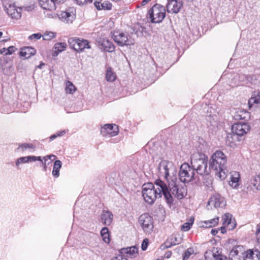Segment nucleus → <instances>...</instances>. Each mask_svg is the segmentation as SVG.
I'll list each match as a JSON object with an SVG mask.
<instances>
[{
  "label": "nucleus",
  "mask_w": 260,
  "mask_h": 260,
  "mask_svg": "<svg viewBox=\"0 0 260 260\" xmlns=\"http://www.w3.org/2000/svg\"><path fill=\"white\" fill-rule=\"evenodd\" d=\"M155 184L156 187L152 183H147L143 185L142 193L145 202L149 204H153L157 198L161 197L162 194L167 203L171 205L174 199L167 190V185L160 179L156 180Z\"/></svg>",
  "instance_id": "obj_1"
},
{
  "label": "nucleus",
  "mask_w": 260,
  "mask_h": 260,
  "mask_svg": "<svg viewBox=\"0 0 260 260\" xmlns=\"http://www.w3.org/2000/svg\"><path fill=\"white\" fill-rule=\"evenodd\" d=\"M191 165L195 172L201 176H208L211 172L208 168V157L202 152L194 153L191 157Z\"/></svg>",
  "instance_id": "obj_2"
},
{
  "label": "nucleus",
  "mask_w": 260,
  "mask_h": 260,
  "mask_svg": "<svg viewBox=\"0 0 260 260\" xmlns=\"http://www.w3.org/2000/svg\"><path fill=\"white\" fill-rule=\"evenodd\" d=\"M177 178L176 177L168 180V185L167 190L170 194L171 197H176L178 199H183L187 194V189L185 187L178 185L177 184Z\"/></svg>",
  "instance_id": "obj_3"
},
{
  "label": "nucleus",
  "mask_w": 260,
  "mask_h": 260,
  "mask_svg": "<svg viewBox=\"0 0 260 260\" xmlns=\"http://www.w3.org/2000/svg\"><path fill=\"white\" fill-rule=\"evenodd\" d=\"M195 171L192 165L187 163L183 164L180 167L179 178L183 183H188L196 179Z\"/></svg>",
  "instance_id": "obj_4"
},
{
  "label": "nucleus",
  "mask_w": 260,
  "mask_h": 260,
  "mask_svg": "<svg viewBox=\"0 0 260 260\" xmlns=\"http://www.w3.org/2000/svg\"><path fill=\"white\" fill-rule=\"evenodd\" d=\"M148 16L152 23H160L165 17V8L160 5L155 4L149 10Z\"/></svg>",
  "instance_id": "obj_5"
},
{
  "label": "nucleus",
  "mask_w": 260,
  "mask_h": 260,
  "mask_svg": "<svg viewBox=\"0 0 260 260\" xmlns=\"http://www.w3.org/2000/svg\"><path fill=\"white\" fill-rule=\"evenodd\" d=\"M158 170L160 174L165 175V178L167 180H170L171 179H168V177L172 175L171 178L176 177V168L174 164L169 161L166 160H161L158 165Z\"/></svg>",
  "instance_id": "obj_6"
},
{
  "label": "nucleus",
  "mask_w": 260,
  "mask_h": 260,
  "mask_svg": "<svg viewBox=\"0 0 260 260\" xmlns=\"http://www.w3.org/2000/svg\"><path fill=\"white\" fill-rule=\"evenodd\" d=\"M68 43L71 48L79 53L82 52L85 49L91 48L89 41L82 38H71L68 40Z\"/></svg>",
  "instance_id": "obj_7"
},
{
  "label": "nucleus",
  "mask_w": 260,
  "mask_h": 260,
  "mask_svg": "<svg viewBox=\"0 0 260 260\" xmlns=\"http://www.w3.org/2000/svg\"><path fill=\"white\" fill-rule=\"evenodd\" d=\"M220 162L216 160L215 158L211 156L210 159L209 165H210V169L212 170L216 176L219 177L220 179L223 180L226 178V165L222 167L220 165Z\"/></svg>",
  "instance_id": "obj_8"
},
{
  "label": "nucleus",
  "mask_w": 260,
  "mask_h": 260,
  "mask_svg": "<svg viewBox=\"0 0 260 260\" xmlns=\"http://www.w3.org/2000/svg\"><path fill=\"white\" fill-rule=\"evenodd\" d=\"M3 6L8 15L12 18L18 19L21 17L22 9L20 7L16 8L13 3H10L7 0H4Z\"/></svg>",
  "instance_id": "obj_9"
},
{
  "label": "nucleus",
  "mask_w": 260,
  "mask_h": 260,
  "mask_svg": "<svg viewBox=\"0 0 260 260\" xmlns=\"http://www.w3.org/2000/svg\"><path fill=\"white\" fill-rule=\"evenodd\" d=\"M139 222L145 233H150L153 229V218L147 213L142 214L139 218Z\"/></svg>",
  "instance_id": "obj_10"
},
{
  "label": "nucleus",
  "mask_w": 260,
  "mask_h": 260,
  "mask_svg": "<svg viewBox=\"0 0 260 260\" xmlns=\"http://www.w3.org/2000/svg\"><path fill=\"white\" fill-rule=\"evenodd\" d=\"M128 35L126 32L115 31L113 33L112 38L118 46L123 47L133 44L132 41L128 39Z\"/></svg>",
  "instance_id": "obj_11"
},
{
  "label": "nucleus",
  "mask_w": 260,
  "mask_h": 260,
  "mask_svg": "<svg viewBox=\"0 0 260 260\" xmlns=\"http://www.w3.org/2000/svg\"><path fill=\"white\" fill-rule=\"evenodd\" d=\"M249 129V126L246 122H237L234 124L232 127V133L236 134L239 137L243 136Z\"/></svg>",
  "instance_id": "obj_12"
},
{
  "label": "nucleus",
  "mask_w": 260,
  "mask_h": 260,
  "mask_svg": "<svg viewBox=\"0 0 260 260\" xmlns=\"http://www.w3.org/2000/svg\"><path fill=\"white\" fill-rule=\"evenodd\" d=\"M101 133L103 136L113 137L118 133V127L116 124H106L101 127Z\"/></svg>",
  "instance_id": "obj_13"
},
{
  "label": "nucleus",
  "mask_w": 260,
  "mask_h": 260,
  "mask_svg": "<svg viewBox=\"0 0 260 260\" xmlns=\"http://www.w3.org/2000/svg\"><path fill=\"white\" fill-rule=\"evenodd\" d=\"M182 0H170L167 5V11L169 13H177L182 7Z\"/></svg>",
  "instance_id": "obj_14"
},
{
  "label": "nucleus",
  "mask_w": 260,
  "mask_h": 260,
  "mask_svg": "<svg viewBox=\"0 0 260 260\" xmlns=\"http://www.w3.org/2000/svg\"><path fill=\"white\" fill-rule=\"evenodd\" d=\"M208 205H213L215 208H222L225 206V201L220 194H215L210 198L208 202Z\"/></svg>",
  "instance_id": "obj_15"
},
{
  "label": "nucleus",
  "mask_w": 260,
  "mask_h": 260,
  "mask_svg": "<svg viewBox=\"0 0 260 260\" xmlns=\"http://www.w3.org/2000/svg\"><path fill=\"white\" fill-rule=\"evenodd\" d=\"M244 260H259L260 251L257 249H248L241 253Z\"/></svg>",
  "instance_id": "obj_16"
},
{
  "label": "nucleus",
  "mask_w": 260,
  "mask_h": 260,
  "mask_svg": "<svg viewBox=\"0 0 260 260\" xmlns=\"http://www.w3.org/2000/svg\"><path fill=\"white\" fill-rule=\"evenodd\" d=\"M222 224L226 226L229 230H233L236 225L234 219H232V215L230 213H225L222 217Z\"/></svg>",
  "instance_id": "obj_17"
},
{
  "label": "nucleus",
  "mask_w": 260,
  "mask_h": 260,
  "mask_svg": "<svg viewBox=\"0 0 260 260\" xmlns=\"http://www.w3.org/2000/svg\"><path fill=\"white\" fill-rule=\"evenodd\" d=\"M39 5L44 10L52 11L56 9L57 0H39Z\"/></svg>",
  "instance_id": "obj_18"
},
{
  "label": "nucleus",
  "mask_w": 260,
  "mask_h": 260,
  "mask_svg": "<svg viewBox=\"0 0 260 260\" xmlns=\"http://www.w3.org/2000/svg\"><path fill=\"white\" fill-rule=\"evenodd\" d=\"M248 188L253 192L260 190V174L251 178Z\"/></svg>",
  "instance_id": "obj_19"
},
{
  "label": "nucleus",
  "mask_w": 260,
  "mask_h": 260,
  "mask_svg": "<svg viewBox=\"0 0 260 260\" xmlns=\"http://www.w3.org/2000/svg\"><path fill=\"white\" fill-rule=\"evenodd\" d=\"M138 249L135 246L121 248L119 253L123 255H126L127 257H135L138 254Z\"/></svg>",
  "instance_id": "obj_20"
},
{
  "label": "nucleus",
  "mask_w": 260,
  "mask_h": 260,
  "mask_svg": "<svg viewBox=\"0 0 260 260\" xmlns=\"http://www.w3.org/2000/svg\"><path fill=\"white\" fill-rule=\"evenodd\" d=\"M58 18L63 22L71 23L75 18V15L73 13L67 11H61L57 14Z\"/></svg>",
  "instance_id": "obj_21"
},
{
  "label": "nucleus",
  "mask_w": 260,
  "mask_h": 260,
  "mask_svg": "<svg viewBox=\"0 0 260 260\" xmlns=\"http://www.w3.org/2000/svg\"><path fill=\"white\" fill-rule=\"evenodd\" d=\"M212 156L215 158L220 163V165L224 167L226 164V157L225 154L221 151H216Z\"/></svg>",
  "instance_id": "obj_22"
},
{
  "label": "nucleus",
  "mask_w": 260,
  "mask_h": 260,
  "mask_svg": "<svg viewBox=\"0 0 260 260\" xmlns=\"http://www.w3.org/2000/svg\"><path fill=\"white\" fill-rule=\"evenodd\" d=\"M101 219L104 224L109 225L113 219V214L110 211L104 210L101 215Z\"/></svg>",
  "instance_id": "obj_23"
},
{
  "label": "nucleus",
  "mask_w": 260,
  "mask_h": 260,
  "mask_svg": "<svg viewBox=\"0 0 260 260\" xmlns=\"http://www.w3.org/2000/svg\"><path fill=\"white\" fill-rule=\"evenodd\" d=\"M36 52V50L34 48L30 47H26L21 50L20 52V55L27 59L30 57L31 56L34 55Z\"/></svg>",
  "instance_id": "obj_24"
},
{
  "label": "nucleus",
  "mask_w": 260,
  "mask_h": 260,
  "mask_svg": "<svg viewBox=\"0 0 260 260\" xmlns=\"http://www.w3.org/2000/svg\"><path fill=\"white\" fill-rule=\"evenodd\" d=\"M234 117L235 120H247L250 118V113L243 110H239L235 114Z\"/></svg>",
  "instance_id": "obj_25"
},
{
  "label": "nucleus",
  "mask_w": 260,
  "mask_h": 260,
  "mask_svg": "<svg viewBox=\"0 0 260 260\" xmlns=\"http://www.w3.org/2000/svg\"><path fill=\"white\" fill-rule=\"evenodd\" d=\"M238 137L236 134L233 133L229 134L226 136V143L227 145L231 147H233L236 146L235 142L239 141Z\"/></svg>",
  "instance_id": "obj_26"
},
{
  "label": "nucleus",
  "mask_w": 260,
  "mask_h": 260,
  "mask_svg": "<svg viewBox=\"0 0 260 260\" xmlns=\"http://www.w3.org/2000/svg\"><path fill=\"white\" fill-rule=\"evenodd\" d=\"M67 46V44L66 43H56L53 48L52 55L53 56H57L60 52L66 49Z\"/></svg>",
  "instance_id": "obj_27"
},
{
  "label": "nucleus",
  "mask_w": 260,
  "mask_h": 260,
  "mask_svg": "<svg viewBox=\"0 0 260 260\" xmlns=\"http://www.w3.org/2000/svg\"><path fill=\"white\" fill-rule=\"evenodd\" d=\"M112 4L109 1H105L102 3L100 2H96L95 3V7L99 10H110L112 9Z\"/></svg>",
  "instance_id": "obj_28"
},
{
  "label": "nucleus",
  "mask_w": 260,
  "mask_h": 260,
  "mask_svg": "<svg viewBox=\"0 0 260 260\" xmlns=\"http://www.w3.org/2000/svg\"><path fill=\"white\" fill-rule=\"evenodd\" d=\"M101 45L105 51L112 52L115 50L114 45L108 40H104L101 43Z\"/></svg>",
  "instance_id": "obj_29"
},
{
  "label": "nucleus",
  "mask_w": 260,
  "mask_h": 260,
  "mask_svg": "<svg viewBox=\"0 0 260 260\" xmlns=\"http://www.w3.org/2000/svg\"><path fill=\"white\" fill-rule=\"evenodd\" d=\"M62 166V162L59 160H56L54 162L52 175L55 178L59 176V170Z\"/></svg>",
  "instance_id": "obj_30"
},
{
  "label": "nucleus",
  "mask_w": 260,
  "mask_h": 260,
  "mask_svg": "<svg viewBox=\"0 0 260 260\" xmlns=\"http://www.w3.org/2000/svg\"><path fill=\"white\" fill-rule=\"evenodd\" d=\"M32 162L31 156L21 157L17 159L15 162L16 166L18 168L21 164H25Z\"/></svg>",
  "instance_id": "obj_31"
},
{
  "label": "nucleus",
  "mask_w": 260,
  "mask_h": 260,
  "mask_svg": "<svg viewBox=\"0 0 260 260\" xmlns=\"http://www.w3.org/2000/svg\"><path fill=\"white\" fill-rule=\"evenodd\" d=\"M101 235L104 241L106 243H109V234L108 229L106 227L103 228L101 231Z\"/></svg>",
  "instance_id": "obj_32"
},
{
  "label": "nucleus",
  "mask_w": 260,
  "mask_h": 260,
  "mask_svg": "<svg viewBox=\"0 0 260 260\" xmlns=\"http://www.w3.org/2000/svg\"><path fill=\"white\" fill-rule=\"evenodd\" d=\"M217 255L213 251L208 250L206 251L204 256L205 260H214Z\"/></svg>",
  "instance_id": "obj_33"
},
{
  "label": "nucleus",
  "mask_w": 260,
  "mask_h": 260,
  "mask_svg": "<svg viewBox=\"0 0 260 260\" xmlns=\"http://www.w3.org/2000/svg\"><path fill=\"white\" fill-rule=\"evenodd\" d=\"M115 75L112 72L111 68H109L107 70L106 78L108 81H113L115 79Z\"/></svg>",
  "instance_id": "obj_34"
},
{
  "label": "nucleus",
  "mask_w": 260,
  "mask_h": 260,
  "mask_svg": "<svg viewBox=\"0 0 260 260\" xmlns=\"http://www.w3.org/2000/svg\"><path fill=\"white\" fill-rule=\"evenodd\" d=\"M66 91L68 93L73 94L76 90L74 85L70 81H68L66 84Z\"/></svg>",
  "instance_id": "obj_35"
},
{
  "label": "nucleus",
  "mask_w": 260,
  "mask_h": 260,
  "mask_svg": "<svg viewBox=\"0 0 260 260\" xmlns=\"http://www.w3.org/2000/svg\"><path fill=\"white\" fill-rule=\"evenodd\" d=\"M254 103H260V91H258L255 97L251 98L249 99L248 104L249 107H251L252 105Z\"/></svg>",
  "instance_id": "obj_36"
},
{
  "label": "nucleus",
  "mask_w": 260,
  "mask_h": 260,
  "mask_svg": "<svg viewBox=\"0 0 260 260\" xmlns=\"http://www.w3.org/2000/svg\"><path fill=\"white\" fill-rule=\"evenodd\" d=\"M56 34L52 31H46L42 36L44 40L49 41L55 38Z\"/></svg>",
  "instance_id": "obj_37"
},
{
  "label": "nucleus",
  "mask_w": 260,
  "mask_h": 260,
  "mask_svg": "<svg viewBox=\"0 0 260 260\" xmlns=\"http://www.w3.org/2000/svg\"><path fill=\"white\" fill-rule=\"evenodd\" d=\"M240 248L239 246L234 248L232 249V250H231L230 254H229V257L230 259L232 260L233 259V257H235L237 255H238L239 254H241L242 252H239L238 248Z\"/></svg>",
  "instance_id": "obj_38"
},
{
  "label": "nucleus",
  "mask_w": 260,
  "mask_h": 260,
  "mask_svg": "<svg viewBox=\"0 0 260 260\" xmlns=\"http://www.w3.org/2000/svg\"><path fill=\"white\" fill-rule=\"evenodd\" d=\"M194 253V250L193 248L189 247L185 251L183 255V260H187L188 259L191 254Z\"/></svg>",
  "instance_id": "obj_39"
},
{
  "label": "nucleus",
  "mask_w": 260,
  "mask_h": 260,
  "mask_svg": "<svg viewBox=\"0 0 260 260\" xmlns=\"http://www.w3.org/2000/svg\"><path fill=\"white\" fill-rule=\"evenodd\" d=\"M235 175H237V177H234L233 176L232 177V178H231V180L230 182V185H231L232 186H234L235 187L238 186V182H239V174H237L235 172Z\"/></svg>",
  "instance_id": "obj_40"
},
{
  "label": "nucleus",
  "mask_w": 260,
  "mask_h": 260,
  "mask_svg": "<svg viewBox=\"0 0 260 260\" xmlns=\"http://www.w3.org/2000/svg\"><path fill=\"white\" fill-rule=\"evenodd\" d=\"M34 146L31 144L24 143L19 145L18 149L21 150L22 151H24L27 149H34Z\"/></svg>",
  "instance_id": "obj_41"
},
{
  "label": "nucleus",
  "mask_w": 260,
  "mask_h": 260,
  "mask_svg": "<svg viewBox=\"0 0 260 260\" xmlns=\"http://www.w3.org/2000/svg\"><path fill=\"white\" fill-rule=\"evenodd\" d=\"M172 241L170 240V238H168L167 241L164 243V244L161 245L160 246L161 249H165L166 248H168L173 246Z\"/></svg>",
  "instance_id": "obj_42"
},
{
  "label": "nucleus",
  "mask_w": 260,
  "mask_h": 260,
  "mask_svg": "<svg viewBox=\"0 0 260 260\" xmlns=\"http://www.w3.org/2000/svg\"><path fill=\"white\" fill-rule=\"evenodd\" d=\"M193 223V221L191 222H185L181 226V230L183 231H188L191 228Z\"/></svg>",
  "instance_id": "obj_43"
},
{
  "label": "nucleus",
  "mask_w": 260,
  "mask_h": 260,
  "mask_svg": "<svg viewBox=\"0 0 260 260\" xmlns=\"http://www.w3.org/2000/svg\"><path fill=\"white\" fill-rule=\"evenodd\" d=\"M219 221L218 217L213 218L211 220H207V223H209V226L212 227L216 225Z\"/></svg>",
  "instance_id": "obj_44"
},
{
  "label": "nucleus",
  "mask_w": 260,
  "mask_h": 260,
  "mask_svg": "<svg viewBox=\"0 0 260 260\" xmlns=\"http://www.w3.org/2000/svg\"><path fill=\"white\" fill-rule=\"evenodd\" d=\"M17 49L13 46H11L7 48V52L5 53V55H11Z\"/></svg>",
  "instance_id": "obj_45"
},
{
  "label": "nucleus",
  "mask_w": 260,
  "mask_h": 260,
  "mask_svg": "<svg viewBox=\"0 0 260 260\" xmlns=\"http://www.w3.org/2000/svg\"><path fill=\"white\" fill-rule=\"evenodd\" d=\"M148 245V240L147 239H144L142 242L141 245L142 249L144 251L147 248Z\"/></svg>",
  "instance_id": "obj_46"
},
{
  "label": "nucleus",
  "mask_w": 260,
  "mask_h": 260,
  "mask_svg": "<svg viewBox=\"0 0 260 260\" xmlns=\"http://www.w3.org/2000/svg\"><path fill=\"white\" fill-rule=\"evenodd\" d=\"M112 260H127V259L126 257H125V255H123L119 253L117 256L113 257Z\"/></svg>",
  "instance_id": "obj_47"
},
{
  "label": "nucleus",
  "mask_w": 260,
  "mask_h": 260,
  "mask_svg": "<svg viewBox=\"0 0 260 260\" xmlns=\"http://www.w3.org/2000/svg\"><path fill=\"white\" fill-rule=\"evenodd\" d=\"M170 238V240H172L173 244L174 245L178 244L181 242V240H178V238L175 236H171Z\"/></svg>",
  "instance_id": "obj_48"
},
{
  "label": "nucleus",
  "mask_w": 260,
  "mask_h": 260,
  "mask_svg": "<svg viewBox=\"0 0 260 260\" xmlns=\"http://www.w3.org/2000/svg\"><path fill=\"white\" fill-rule=\"evenodd\" d=\"M42 36L40 33L34 34L29 37V39L31 40L33 39H35L36 40H39L41 38Z\"/></svg>",
  "instance_id": "obj_49"
},
{
  "label": "nucleus",
  "mask_w": 260,
  "mask_h": 260,
  "mask_svg": "<svg viewBox=\"0 0 260 260\" xmlns=\"http://www.w3.org/2000/svg\"><path fill=\"white\" fill-rule=\"evenodd\" d=\"M31 157L32 162H34V161H36L37 160L40 161L42 162H43V160H44V159H43V158L41 156H31Z\"/></svg>",
  "instance_id": "obj_50"
},
{
  "label": "nucleus",
  "mask_w": 260,
  "mask_h": 260,
  "mask_svg": "<svg viewBox=\"0 0 260 260\" xmlns=\"http://www.w3.org/2000/svg\"><path fill=\"white\" fill-rule=\"evenodd\" d=\"M226 257L221 255L219 254V253H217V255H216L215 258L214 260H226Z\"/></svg>",
  "instance_id": "obj_51"
},
{
  "label": "nucleus",
  "mask_w": 260,
  "mask_h": 260,
  "mask_svg": "<svg viewBox=\"0 0 260 260\" xmlns=\"http://www.w3.org/2000/svg\"><path fill=\"white\" fill-rule=\"evenodd\" d=\"M52 157H53L54 158H56V156L54 155H53V154L48 155H46V156H44L43 157V159L44 160V161H45L46 162V161L48 159H51Z\"/></svg>",
  "instance_id": "obj_52"
},
{
  "label": "nucleus",
  "mask_w": 260,
  "mask_h": 260,
  "mask_svg": "<svg viewBox=\"0 0 260 260\" xmlns=\"http://www.w3.org/2000/svg\"><path fill=\"white\" fill-rule=\"evenodd\" d=\"M52 157H53L54 158H56V156L54 155H53V154L48 155H46V156H44L43 157V159L44 160V161H45L46 162V161L48 159H51Z\"/></svg>",
  "instance_id": "obj_53"
},
{
  "label": "nucleus",
  "mask_w": 260,
  "mask_h": 260,
  "mask_svg": "<svg viewBox=\"0 0 260 260\" xmlns=\"http://www.w3.org/2000/svg\"><path fill=\"white\" fill-rule=\"evenodd\" d=\"M79 5H84L86 4L85 0H74Z\"/></svg>",
  "instance_id": "obj_54"
},
{
  "label": "nucleus",
  "mask_w": 260,
  "mask_h": 260,
  "mask_svg": "<svg viewBox=\"0 0 260 260\" xmlns=\"http://www.w3.org/2000/svg\"><path fill=\"white\" fill-rule=\"evenodd\" d=\"M172 255V252L171 251H167L164 254V257L167 258H170Z\"/></svg>",
  "instance_id": "obj_55"
},
{
  "label": "nucleus",
  "mask_w": 260,
  "mask_h": 260,
  "mask_svg": "<svg viewBox=\"0 0 260 260\" xmlns=\"http://www.w3.org/2000/svg\"><path fill=\"white\" fill-rule=\"evenodd\" d=\"M219 229H212L211 233L213 236H215L218 232Z\"/></svg>",
  "instance_id": "obj_56"
},
{
  "label": "nucleus",
  "mask_w": 260,
  "mask_h": 260,
  "mask_svg": "<svg viewBox=\"0 0 260 260\" xmlns=\"http://www.w3.org/2000/svg\"><path fill=\"white\" fill-rule=\"evenodd\" d=\"M207 220L203 222V224L202 226L204 228H211V226H209V223H207Z\"/></svg>",
  "instance_id": "obj_57"
},
{
  "label": "nucleus",
  "mask_w": 260,
  "mask_h": 260,
  "mask_svg": "<svg viewBox=\"0 0 260 260\" xmlns=\"http://www.w3.org/2000/svg\"><path fill=\"white\" fill-rule=\"evenodd\" d=\"M221 234H224L226 232V228L224 226H221L220 229Z\"/></svg>",
  "instance_id": "obj_58"
},
{
  "label": "nucleus",
  "mask_w": 260,
  "mask_h": 260,
  "mask_svg": "<svg viewBox=\"0 0 260 260\" xmlns=\"http://www.w3.org/2000/svg\"><path fill=\"white\" fill-rule=\"evenodd\" d=\"M151 0H143L141 2V6H145Z\"/></svg>",
  "instance_id": "obj_59"
},
{
  "label": "nucleus",
  "mask_w": 260,
  "mask_h": 260,
  "mask_svg": "<svg viewBox=\"0 0 260 260\" xmlns=\"http://www.w3.org/2000/svg\"><path fill=\"white\" fill-rule=\"evenodd\" d=\"M7 52V48H3L0 49V53L2 54H4Z\"/></svg>",
  "instance_id": "obj_60"
},
{
  "label": "nucleus",
  "mask_w": 260,
  "mask_h": 260,
  "mask_svg": "<svg viewBox=\"0 0 260 260\" xmlns=\"http://www.w3.org/2000/svg\"><path fill=\"white\" fill-rule=\"evenodd\" d=\"M65 134V131H62L58 133H56V135H57V137H60L63 136Z\"/></svg>",
  "instance_id": "obj_61"
},
{
  "label": "nucleus",
  "mask_w": 260,
  "mask_h": 260,
  "mask_svg": "<svg viewBox=\"0 0 260 260\" xmlns=\"http://www.w3.org/2000/svg\"><path fill=\"white\" fill-rule=\"evenodd\" d=\"M42 163L43 166V170L44 171H46L47 169V164L45 161L44 162H42Z\"/></svg>",
  "instance_id": "obj_62"
},
{
  "label": "nucleus",
  "mask_w": 260,
  "mask_h": 260,
  "mask_svg": "<svg viewBox=\"0 0 260 260\" xmlns=\"http://www.w3.org/2000/svg\"><path fill=\"white\" fill-rule=\"evenodd\" d=\"M56 137H57V135H56V134H54V135H52L50 137V139L51 140H52L55 139Z\"/></svg>",
  "instance_id": "obj_63"
},
{
  "label": "nucleus",
  "mask_w": 260,
  "mask_h": 260,
  "mask_svg": "<svg viewBox=\"0 0 260 260\" xmlns=\"http://www.w3.org/2000/svg\"><path fill=\"white\" fill-rule=\"evenodd\" d=\"M258 233H260V224H258L257 226V229L256 231V233L257 234Z\"/></svg>",
  "instance_id": "obj_64"
}]
</instances>
